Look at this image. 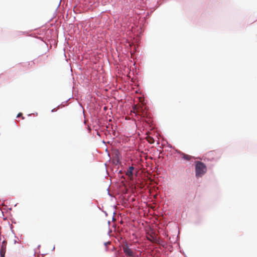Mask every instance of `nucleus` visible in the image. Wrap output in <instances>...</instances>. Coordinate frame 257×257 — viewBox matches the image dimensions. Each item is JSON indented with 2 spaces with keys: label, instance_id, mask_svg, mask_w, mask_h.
Returning <instances> with one entry per match:
<instances>
[{
  "label": "nucleus",
  "instance_id": "nucleus-7",
  "mask_svg": "<svg viewBox=\"0 0 257 257\" xmlns=\"http://www.w3.org/2000/svg\"><path fill=\"white\" fill-rule=\"evenodd\" d=\"M5 252H6V249H2L1 250V257H5Z\"/></svg>",
  "mask_w": 257,
  "mask_h": 257
},
{
  "label": "nucleus",
  "instance_id": "nucleus-2",
  "mask_svg": "<svg viewBox=\"0 0 257 257\" xmlns=\"http://www.w3.org/2000/svg\"><path fill=\"white\" fill-rule=\"evenodd\" d=\"M218 155H219V154L218 153V152L215 151H210L206 154V157L211 160H213L217 158V156Z\"/></svg>",
  "mask_w": 257,
  "mask_h": 257
},
{
  "label": "nucleus",
  "instance_id": "nucleus-4",
  "mask_svg": "<svg viewBox=\"0 0 257 257\" xmlns=\"http://www.w3.org/2000/svg\"><path fill=\"white\" fill-rule=\"evenodd\" d=\"M148 239L153 242L157 243L158 241V238L155 234L151 235L150 237H148Z\"/></svg>",
  "mask_w": 257,
  "mask_h": 257
},
{
  "label": "nucleus",
  "instance_id": "nucleus-5",
  "mask_svg": "<svg viewBox=\"0 0 257 257\" xmlns=\"http://www.w3.org/2000/svg\"><path fill=\"white\" fill-rule=\"evenodd\" d=\"M181 156L183 159L187 161H189L192 158V157L191 156L187 154H185L184 153H182Z\"/></svg>",
  "mask_w": 257,
  "mask_h": 257
},
{
  "label": "nucleus",
  "instance_id": "nucleus-8",
  "mask_svg": "<svg viewBox=\"0 0 257 257\" xmlns=\"http://www.w3.org/2000/svg\"><path fill=\"white\" fill-rule=\"evenodd\" d=\"M148 141L150 143H153L154 142V140L152 138H150L148 140Z\"/></svg>",
  "mask_w": 257,
  "mask_h": 257
},
{
  "label": "nucleus",
  "instance_id": "nucleus-3",
  "mask_svg": "<svg viewBox=\"0 0 257 257\" xmlns=\"http://www.w3.org/2000/svg\"><path fill=\"white\" fill-rule=\"evenodd\" d=\"M123 250L126 255L130 257H134V252L133 250L127 245H125L123 247Z\"/></svg>",
  "mask_w": 257,
  "mask_h": 257
},
{
  "label": "nucleus",
  "instance_id": "nucleus-1",
  "mask_svg": "<svg viewBox=\"0 0 257 257\" xmlns=\"http://www.w3.org/2000/svg\"><path fill=\"white\" fill-rule=\"evenodd\" d=\"M206 171V166L203 162L200 161L195 162V173L197 177H202Z\"/></svg>",
  "mask_w": 257,
  "mask_h": 257
},
{
  "label": "nucleus",
  "instance_id": "nucleus-10",
  "mask_svg": "<svg viewBox=\"0 0 257 257\" xmlns=\"http://www.w3.org/2000/svg\"><path fill=\"white\" fill-rule=\"evenodd\" d=\"M104 244L105 245H107V244H110V242L108 241V242H105Z\"/></svg>",
  "mask_w": 257,
  "mask_h": 257
},
{
  "label": "nucleus",
  "instance_id": "nucleus-9",
  "mask_svg": "<svg viewBox=\"0 0 257 257\" xmlns=\"http://www.w3.org/2000/svg\"><path fill=\"white\" fill-rule=\"evenodd\" d=\"M22 115V113H19L18 115H17V117H20Z\"/></svg>",
  "mask_w": 257,
  "mask_h": 257
},
{
  "label": "nucleus",
  "instance_id": "nucleus-6",
  "mask_svg": "<svg viewBox=\"0 0 257 257\" xmlns=\"http://www.w3.org/2000/svg\"><path fill=\"white\" fill-rule=\"evenodd\" d=\"M134 168L133 167H130L129 168V170L127 171L126 173V175L128 176L131 177L133 176V171L134 170Z\"/></svg>",
  "mask_w": 257,
  "mask_h": 257
}]
</instances>
